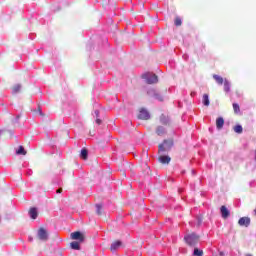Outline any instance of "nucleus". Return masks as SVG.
Instances as JSON below:
<instances>
[{
	"label": "nucleus",
	"instance_id": "nucleus-1",
	"mask_svg": "<svg viewBox=\"0 0 256 256\" xmlns=\"http://www.w3.org/2000/svg\"><path fill=\"white\" fill-rule=\"evenodd\" d=\"M173 147V140H164L163 143L158 146V155H167Z\"/></svg>",
	"mask_w": 256,
	"mask_h": 256
},
{
	"label": "nucleus",
	"instance_id": "nucleus-2",
	"mask_svg": "<svg viewBox=\"0 0 256 256\" xmlns=\"http://www.w3.org/2000/svg\"><path fill=\"white\" fill-rule=\"evenodd\" d=\"M147 95L150 96L152 99H156V101L163 102L165 101V96L159 92V90L150 88L147 91Z\"/></svg>",
	"mask_w": 256,
	"mask_h": 256
},
{
	"label": "nucleus",
	"instance_id": "nucleus-3",
	"mask_svg": "<svg viewBox=\"0 0 256 256\" xmlns=\"http://www.w3.org/2000/svg\"><path fill=\"white\" fill-rule=\"evenodd\" d=\"M142 79H144L146 81V83H148V85H153L155 83H159V78L157 77V75H155L151 72L144 73L142 75Z\"/></svg>",
	"mask_w": 256,
	"mask_h": 256
},
{
	"label": "nucleus",
	"instance_id": "nucleus-4",
	"mask_svg": "<svg viewBox=\"0 0 256 256\" xmlns=\"http://www.w3.org/2000/svg\"><path fill=\"white\" fill-rule=\"evenodd\" d=\"M70 237L71 239H73L74 241H78L79 243H83V241H85V235L80 231L72 232L70 234Z\"/></svg>",
	"mask_w": 256,
	"mask_h": 256
},
{
	"label": "nucleus",
	"instance_id": "nucleus-5",
	"mask_svg": "<svg viewBox=\"0 0 256 256\" xmlns=\"http://www.w3.org/2000/svg\"><path fill=\"white\" fill-rule=\"evenodd\" d=\"M37 237L40 241H48L49 240V233L45 228H40L37 233Z\"/></svg>",
	"mask_w": 256,
	"mask_h": 256
},
{
	"label": "nucleus",
	"instance_id": "nucleus-6",
	"mask_svg": "<svg viewBox=\"0 0 256 256\" xmlns=\"http://www.w3.org/2000/svg\"><path fill=\"white\" fill-rule=\"evenodd\" d=\"M158 160L162 165H169L171 163V157L167 154H159Z\"/></svg>",
	"mask_w": 256,
	"mask_h": 256
},
{
	"label": "nucleus",
	"instance_id": "nucleus-7",
	"mask_svg": "<svg viewBox=\"0 0 256 256\" xmlns=\"http://www.w3.org/2000/svg\"><path fill=\"white\" fill-rule=\"evenodd\" d=\"M138 119H142L144 121H147L148 119H151V115L149 114V111L145 109H141L138 115Z\"/></svg>",
	"mask_w": 256,
	"mask_h": 256
},
{
	"label": "nucleus",
	"instance_id": "nucleus-8",
	"mask_svg": "<svg viewBox=\"0 0 256 256\" xmlns=\"http://www.w3.org/2000/svg\"><path fill=\"white\" fill-rule=\"evenodd\" d=\"M238 225H240V227H249V225H251V219L249 217H242L239 219Z\"/></svg>",
	"mask_w": 256,
	"mask_h": 256
},
{
	"label": "nucleus",
	"instance_id": "nucleus-9",
	"mask_svg": "<svg viewBox=\"0 0 256 256\" xmlns=\"http://www.w3.org/2000/svg\"><path fill=\"white\" fill-rule=\"evenodd\" d=\"M121 245H123V242H121V240L113 242L110 246V251H112V253H115V251H117L121 247Z\"/></svg>",
	"mask_w": 256,
	"mask_h": 256
},
{
	"label": "nucleus",
	"instance_id": "nucleus-10",
	"mask_svg": "<svg viewBox=\"0 0 256 256\" xmlns=\"http://www.w3.org/2000/svg\"><path fill=\"white\" fill-rule=\"evenodd\" d=\"M165 133H167V129H165L164 126L156 127V135H158L159 137H163V135H165Z\"/></svg>",
	"mask_w": 256,
	"mask_h": 256
},
{
	"label": "nucleus",
	"instance_id": "nucleus-11",
	"mask_svg": "<svg viewBox=\"0 0 256 256\" xmlns=\"http://www.w3.org/2000/svg\"><path fill=\"white\" fill-rule=\"evenodd\" d=\"M220 212H221V216L223 219H227L229 217V215L231 214L229 212V209H227L225 206H221Z\"/></svg>",
	"mask_w": 256,
	"mask_h": 256
},
{
	"label": "nucleus",
	"instance_id": "nucleus-12",
	"mask_svg": "<svg viewBox=\"0 0 256 256\" xmlns=\"http://www.w3.org/2000/svg\"><path fill=\"white\" fill-rule=\"evenodd\" d=\"M184 241L187 245H189L190 247H193V234H187L184 237Z\"/></svg>",
	"mask_w": 256,
	"mask_h": 256
},
{
	"label": "nucleus",
	"instance_id": "nucleus-13",
	"mask_svg": "<svg viewBox=\"0 0 256 256\" xmlns=\"http://www.w3.org/2000/svg\"><path fill=\"white\" fill-rule=\"evenodd\" d=\"M71 249H74L75 251H80L81 250V242L79 241H73L70 243Z\"/></svg>",
	"mask_w": 256,
	"mask_h": 256
},
{
	"label": "nucleus",
	"instance_id": "nucleus-14",
	"mask_svg": "<svg viewBox=\"0 0 256 256\" xmlns=\"http://www.w3.org/2000/svg\"><path fill=\"white\" fill-rule=\"evenodd\" d=\"M223 125H225V120L223 117H219L216 119V127L217 129H223Z\"/></svg>",
	"mask_w": 256,
	"mask_h": 256
},
{
	"label": "nucleus",
	"instance_id": "nucleus-15",
	"mask_svg": "<svg viewBox=\"0 0 256 256\" xmlns=\"http://www.w3.org/2000/svg\"><path fill=\"white\" fill-rule=\"evenodd\" d=\"M29 215L31 219H37L39 213L37 212V208H31L29 211Z\"/></svg>",
	"mask_w": 256,
	"mask_h": 256
},
{
	"label": "nucleus",
	"instance_id": "nucleus-16",
	"mask_svg": "<svg viewBox=\"0 0 256 256\" xmlns=\"http://www.w3.org/2000/svg\"><path fill=\"white\" fill-rule=\"evenodd\" d=\"M81 159L87 160V157H89V151L86 148H83L80 153Z\"/></svg>",
	"mask_w": 256,
	"mask_h": 256
},
{
	"label": "nucleus",
	"instance_id": "nucleus-17",
	"mask_svg": "<svg viewBox=\"0 0 256 256\" xmlns=\"http://www.w3.org/2000/svg\"><path fill=\"white\" fill-rule=\"evenodd\" d=\"M160 123H162V125H169V117L162 114L160 116Z\"/></svg>",
	"mask_w": 256,
	"mask_h": 256
},
{
	"label": "nucleus",
	"instance_id": "nucleus-18",
	"mask_svg": "<svg viewBox=\"0 0 256 256\" xmlns=\"http://www.w3.org/2000/svg\"><path fill=\"white\" fill-rule=\"evenodd\" d=\"M224 91L226 93H229V91H231V83L227 79L224 80Z\"/></svg>",
	"mask_w": 256,
	"mask_h": 256
},
{
	"label": "nucleus",
	"instance_id": "nucleus-19",
	"mask_svg": "<svg viewBox=\"0 0 256 256\" xmlns=\"http://www.w3.org/2000/svg\"><path fill=\"white\" fill-rule=\"evenodd\" d=\"M202 103L205 105V107H209L210 101H209V95L204 94L202 98Z\"/></svg>",
	"mask_w": 256,
	"mask_h": 256
},
{
	"label": "nucleus",
	"instance_id": "nucleus-20",
	"mask_svg": "<svg viewBox=\"0 0 256 256\" xmlns=\"http://www.w3.org/2000/svg\"><path fill=\"white\" fill-rule=\"evenodd\" d=\"M213 79L216 81V83H218V85H223V77L217 74H214Z\"/></svg>",
	"mask_w": 256,
	"mask_h": 256
},
{
	"label": "nucleus",
	"instance_id": "nucleus-21",
	"mask_svg": "<svg viewBox=\"0 0 256 256\" xmlns=\"http://www.w3.org/2000/svg\"><path fill=\"white\" fill-rule=\"evenodd\" d=\"M16 153H17V155H27V151H25V148L23 146H19Z\"/></svg>",
	"mask_w": 256,
	"mask_h": 256
},
{
	"label": "nucleus",
	"instance_id": "nucleus-22",
	"mask_svg": "<svg viewBox=\"0 0 256 256\" xmlns=\"http://www.w3.org/2000/svg\"><path fill=\"white\" fill-rule=\"evenodd\" d=\"M96 213L97 215H103V205L96 204Z\"/></svg>",
	"mask_w": 256,
	"mask_h": 256
},
{
	"label": "nucleus",
	"instance_id": "nucleus-23",
	"mask_svg": "<svg viewBox=\"0 0 256 256\" xmlns=\"http://www.w3.org/2000/svg\"><path fill=\"white\" fill-rule=\"evenodd\" d=\"M19 91H21V84L14 85L12 88V93L16 94V93H19Z\"/></svg>",
	"mask_w": 256,
	"mask_h": 256
},
{
	"label": "nucleus",
	"instance_id": "nucleus-24",
	"mask_svg": "<svg viewBox=\"0 0 256 256\" xmlns=\"http://www.w3.org/2000/svg\"><path fill=\"white\" fill-rule=\"evenodd\" d=\"M193 255L194 256H203V250L194 248Z\"/></svg>",
	"mask_w": 256,
	"mask_h": 256
},
{
	"label": "nucleus",
	"instance_id": "nucleus-25",
	"mask_svg": "<svg viewBox=\"0 0 256 256\" xmlns=\"http://www.w3.org/2000/svg\"><path fill=\"white\" fill-rule=\"evenodd\" d=\"M234 131H235V133H243V126H241V125H236V126L234 127Z\"/></svg>",
	"mask_w": 256,
	"mask_h": 256
},
{
	"label": "nucleus",
	"instance_id": "nucleus-26",
	"mask_svg": "<svg viewBox=\"0 0 256 256\" xmlns=\"http://www.w3.org/2000/svg\"><path fill=\"white\" fill-rule=\"evenodd\" d=\"M233 110H234V113H236V114L239 113L241 111V109L239 108V104L234 103Z\"/></svg>",
	"mask_w": 256,
	"mask_h": 256
},
{
	"label": "nucleus",
	"instance_id": "nucleus-27",
	"mask_svg": "<svg viewBox=\"0 0 256 256\" xmlns=\"http://www.w3.org/2000/svg\"><path fill=\"white\" fill-rule=\"evenodd\" d=\"M176 27H181L182 21L181 18L177 17L174 21Z\"/></svg>",
	"mask_w": 256,
	"mask_h": 256
},
{
	"label": "nucleus",
	"instance_id": "nucleus-28",
	"mask_svg": "<svg viewBox=\"0 0 256 256\" xmlns=\"http://www.w3.org/2000/svg\"><path fill=\"white\" fill-rule=\"evenodd\" d=\"M94 115H95V117L99 118V110H95Z\"/></svg>",
	"mask_w": 256,
	"mask_h": 256
},
{
	"label": "nucleus",
	"instance_id": "nucleus-29",
	"mask_svg": "<svg viewBox=\"0 0 256 256\" xmlns=\"http://www.w3.org/2000/svg\"><path fill=\"white\" fill-rule=\"evenodd\" d=\"M183 59H184L185 61H187V59H189V55L184 54V55H183Z\"/></svg>",
	"mask_w": 256,
	"mask_h": 256
},
{
	"label": "nucleus",
	"instance_id": "nucleus-30",
	"mask_svg": "<svg viewBox=\"0 0 256 256\" xmlns=\"http://www.w3.org/2000/svg\"><path fill=\"white\" fill-rule=\"evenodd\" d=\"M56 193H63V188H59L58 190H56Z\"/></svg>",
	"mask_w": 256,
	"mask_h": 256
},
{
	"label": "nucleus",
	"instance_id": "nucleus-31",
	"mask_svg": "<svg viewBox=\"0 0 256 256\" xmlns=\"http://www.w3.org/2000/svg\"><path fill=\"white\" fill-rule=\"evenodd\" d=\"M96 123H97V125H101V119L97 118Z\"/></svg>",
	"mask_w": 256,
	"mask_h": 256
},
{
	"label": "nucleus",
	"instance_id": "nucleus-32",
	"mask_svg": "<svg viewBox=\"0 0 256 256\" xmlns=\"http://www.w3.org/2000/svg\"><path fill=\"white\" fill-rule=\"evenodd\" d=\"M19 119H21V115H17L16 121H19Z\"/></svg>",
	"mask_w": 256,
	"mask_h": 256
},
{
	"label": "nucleus",
	"instance_id": "nucleus-33",
	"mask_svg": "<svg viewBox=\"0 0 256 256\" xmlns=\"http://www.w3.org/2000/svg\"><path fill=\"white\" fill-rule=\"evenodd\" d=\"M3 135V130L0 129V137Z\"/></svg>",
	"mask_w": 256,
	"mask_h": 256
},
{
	"label": "nucleus",
	"instance_id": "nucleus-34",
	"mask_svg": "<svg viewBox=\"0 0 256 256\" xmlns=\"http://www.w3.org/2000/svg\"><path fill=\"white\" fill-rule=\"evenodd\" d=\"M29 241H33V237H29Z\"/></svg>",
	"mask_w": 256,
	"mask_h": 256
},
{
	"label": "nucleus",
	"instance_id": "nucleus-35",
	"mask_svg": "<svg viewBox=\"0 0 256 256\" xmlns=\"http://www.w3.org/2000/svg\"><path fill=\"white\" fill-rule=\"evenodd\" d=\"M254 213H255V215H256V208H255V210H254Z\"/></svg>",
	"mask_w": 256,
	"mask_h": 256
}]
</instances>
